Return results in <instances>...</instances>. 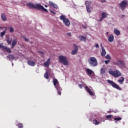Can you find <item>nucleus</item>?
<instances>
[{
	"mask_svg": "<svg viewBox=\"0 0 128 128\" xmlns=\"http://www.w3.org/2000/svg\"><path fill=\"white\" fill-rule=\"evenodd\" d=\"M26 6L29 8H35L36 10H42V12H48V10L46 9L44 6H42L40 4H34L32 2H29L26 4Z\"/></svg>",
	"mask_w": 128,
	"mask_h": 128,
	"instance_id": "obj_1",
	"label": "nucleus"
},
{
	"mask_svg": "<svg viewBox=\"0 0 128 128\" xmlns=\"http://www.w3.org/2000/svg\"><path fill=\"white\" fill-rule=\"evenodd\" d=\"M53 84L54 86L58 90V94L60 96L62 94V89L60 86V82L57 80L56 78H54L53 80Z\"/></svg>",
	"mask_w": 128,
	"mask_h": 128,
	"instance_id": "obj_2",
	"label": "nucleus"
},
{
	"mask_svg": "<svg viewBox=\"0 0 128 128\" xmlns=\"http://www.w3.org/2000/svg\"><path fill=\"white\" fill-rule=\"evenodd\" d=\"M59 62H62L64 66H68V58L64 56H58Z\"/></svg>",
	"mask_w": 128,
	"mask_h": 128,
	"instance_id": "obj_3",
	"label": "nucleus"
},
{
	"mask_svg": "<svg viewBox=\"0 0 128 128\" xmlns=\"http://www.w3.org/2000/svg\"><path fill=\"white\" fill-rule=\"evenodd\" d=\"M114 64L115 66H118L120 68H126V63L124 60H118L116 62H114Z\"/></svg>",
	"mask_w": 128,
	"mask_h": 128,
	"instance_id": "obj_4",
	"label": "nucleus"
},
{
	"mask_svg": "<svg viewBox=\"0 0 128 128\" xmlns=\"http://www.w3.org/2000/svg\"><path fill=\"white\" fill-rule=\"evenodd\" d=\"M108 74H112L114 78H120L122 76V73L118 70L113 71L112 70H109Z\"/></svg>",
	"mask_w": 128,
	"mask_h": 128,
	"instance_id": "obj_5",
	"label": "nucleus"
},
{
	"mask_svg": "<svg viewBox=\"0 0 128 128\" xmlns=\"http://www.w3.org/2000/svg\"><path fill=\"white\" fill-rule=\"evenodd\" d=\"M88 64H90V66H98V60H96V58H90L88 59Z\"/></svg>",
	"mask_w": 128,
	"mask_h": 128,
	"instance_id": "obj_6",
	"label": "nucleus"
},
{
	"mask_svg": "<svg viewBox=\"0 0 128 128\" xmlns=\"http://www.w3.org/2000/svg\"><path fill=\"white\" fill-rule=\"evenodd\" d=\"M60 18L61 20H63V22L66 26H70V22L68 19L66 18V16L64 15H62L60 16Z\"/></svg>",
	"mask_w": 128,
	"mask_h": 128,
	"instance_id": "obj_7",
	"label": "nucleus"
},
{
	"mask_svg": "<svg viewBox=\"0 0 128 128\" xmlns=\"http://www.w3.org/2000/svg\"><path fill=\"white\" fill-rule=\"evenodd\" d=\"M107 82L109 84H111L112 88H116V90H122V88L120 87L116 84L114 81L111 80H107Z\"/></svg>",
	"mask_w": 128,
	"mask_h": 128,
	"instance_id": "obj_8",
	"label": "nucleus"
},
{
	"mask_svg": "<svg viewBox=\"0 0 128 128\" xmlns=\"http://www.w3.org/2000/svg\"><path fill=\"white\" fill-rule=\"evenodd\" d=\"M85 4L86 6V8L88 12H92V8L90 6V4H92V2L90 1H86L85 2Z\"/></svg>",
	"mask_w": 128,
	"mask_h": 128,
	"instance_id": "obj_9",
	"label": "nucleus"
},
{
	"mask_svg": "<svg viewBox=\"0 0 128 128\" xmlns=\"http://www.w3.org/2000/svg\"><path fill=\"white\" fill-rule=\"evenodd\" d=\"M126 0H124L119 4V6L120 10H124L126 8Z\"/></svg>",
	"mask_w": 128,
	"mask_h": 128,
	"instance_id": "obj_10",
	"label": "nucleus"
},
{
	"mask_svg": "<svg viewBox=\"0 0 128 128\" xmlns=\"http://www.w3.org/2000/svg\"><path fill=\"white\" fill-rule=\"evenodd\" d=\"M98 121L96 119H94L92 122L95 126H98V124H100L102 122H104V120H102V118H99L98 119Z\"/></svg>",
	"mask_w": 128,
	"mask_h": 128,
	"instance_id": "obj_11",
	"label": "nucleus"
},
{
	"mask_svg": "<svg viewBox=\"0 0 128 128\" xmlns=\"http://www.w3.org/2000/svg\"><path fill=\"white\" fill-rule=\"evenodd\" d=\"M74 46L75 47V50H72L71 54H72L74 55L78 54V47L76 44H74Z\"/></svg>",
	"mask_w": 128,
	"mask_h": 128,
	"instance_id": "obj_12",
	"label": "nucleus"
},
{
	"mask_svg": "<svg viewBox=\"0 0 128 128\" xmlns=\"http://www.w3.org/2000/svg\"><path fill=\"white\" fill-rule=\"evenodd\" d=\"M27 64L28 66H36V62L32 60H28L27 61Z\"/></svg>",
	"mask_w": 128,
	"mask_h": 128,
	"instance_id": "obj_13",
	"label": "nucleus"
},
{
	"mask_svg": "<svg viewBox=\"0 0 128 128\" xmlns=\"http://www.w3.org/2000/svg\"><path fill=\"white\" fill-rule=\"evenodd\" d=\"M50 58H48L47 61L44 63V66L46 68H48L50 66Z\"/></svg>",
	"mask_w": 128,
	"mask_h": 128,
	"instance_id": "obj_14",
	"label": "nucleus"
},
{
	"mask_svg": "<svg viewBox=\"0 0 128 128\" xmlns=\"http://www.w3.org/2000/svg\"><path fill=\"white\" fill-rule=\"evenodd\" d=\"M108 38V41L110 42H114V35L112 34H110Z\"/></svg>",
	"mask_w": 128,
	"mask_h": 128,
	"instance_id": "obj_15",
	"label": "nucleus"
},
{
	"mask_svg": "<svg viewBox=\"0 0 128 128\" xmlns=\"http://www.w3.org/2000/svg\"><path fill=\"white\" fill-rule=\"evenodd\" d=\"M85 90L89 94L90 96H94V92L90 90L88 86H86Z\"/></svg>",
	"mask_w": 128,
	"mask_h": 128,
	"instance_id": "obj_16",
	"label": "nucleus"
},
{
	"mask_svg": "<svg viewBox=\"0 0 128 128\" xmlns=\"http://www.w3.org/2000/svg\"><path fill=\"white\" fill-rule=\"evenodd\" d=\"M49 4H50V6H52L54 8H56V9L58 8V5H56V4H55L54 2H52L51 1H50L49 2Z\"/></svg>",
	"mask_w": 128,
	"mask_h": 128,
	"instance_id": "obj_17",
	"label": "nucleus"
},
{
	"mask_svg": "<svg viewBox=\"0 0 128 128\" xmlns=\"http://www.w3.org/2000/svg\"><path fill=\"white\" fill-rule=\"evenodd\" d=\"M1 18L3 22H6V20L7 18L6 14L4 13H2L1 14Z\"/></svg>",
	"mask_w": 128,
	"mask_h": 128,
	"instance_id": "obj_18",
	"label": "nucleus"
},
{
	"mask_svg": "<svg viewBox=\"0 0 128 128\" xmlns=\"http://www.w3.org/2000/svg\"><path fill=\"white\" fill-rule=\"evenodd\" d=\"M93 72L94 71L90 68H88L86 70V74H87L88 76H90L91 74H92Z\"/></svg>",
	"mask_w": 128,
	"mask_h": 128,
	"instance_id": "obj_19",
	"label": "nucleus"
},
{
	"mask_svg": "<svg viewBox=\"0 0 128 128\" xmlns=\"http://www.w3.org/2000/svg\"><path fill=\"white\" fill-rule=\"evenodd\" d=\"M6 52H8V54H12V50L9 48H8V46H5L4 48V49Z\"/></svg>",
	"mask_w": 128,
	"mask_h": 128,
	"instance_id": "obj_20",
	"label": "nucleus"
},
{
	"mask_svg": "<svg viewBox=\"0 0 128 128\" xmlns=\"http://www.w3.org/2000/svg\"><path fill=\"white\" fill-rule=\"evenodd\" d=\"M114 32L116 36H120V32L117 28H114Z\"/></svg>",
	"mask_w": 128,
	"mask_h": 128,
	"instance_id": "obj_21",
	"label": "nucleus"
},
{
	"mask_svg": "<svg viewBox=\"0 0 128 128\" xmlns=\"http://www.w3.org/2000/svg\"><path fill=\"white\" fill-rule=\"evenodd\" d=\"M106 68H101L100 70V73L101 74H106Z\"/></svg>",
	"mask_w": 128,
	"mask_h": 128,
	"instance_id": "obj_22",
	"label": "nucleus"
},
{
	"mask_svg": "<svg viewBox=\"0 0 128 128\" xmlns=\"http://www.w3.org/2000/svg\"><path fill=\"white\" fill-rule=\"evenodd\" d=\"M18 42L16 40V39H14L13 40L12 42V48H14V46H16V44Z\"/></svg>",
	"mask_w": 128,
	"mask_h": 128,
	"instance_id": "obj_23",
	"label": "nucleus"
},
{
	"mask_svg": "<svg viewBox=\"0 0 128 128\" xmlns=\"http://www.w3.org/2000/svg\"><path fill=\"white\" fill-rule=\"evenodd\" d=\"M79 38H80V42H82V40H84V42H86V37L84 36H79Z\"/></svg>",
	"mask_w": 128,
	"mask_h": 128,
	"instance_id": "obj_24",
	"label": "nucleus"
},
{
	"mask_svg": "<svg viewBox=\"0 0 128 128\" xmlns=\"http://www.w3.org/2000/svg\"><path fill=\"white\" fill-rule=\"evenodd\" d=\"M106 54V50H104V48H102V52H101V56H104Z\"/></svg>",
	"mask_w": 128,
	"mask_h": 128,
	"instance_id": "obj_25",
	"label": "nucleus"
},
{
	"mask_svg": "<svg viewBox=\"0 0 128 128\" xmlns=\"http://www.w3.org/2000/svg\"><path fill=\"white\" fill-rule=\"evenodd\" d=\"M96 115H92L90 116V119L89 120H90V122H92V120H96Z\"/></svg>",
	"mask_w": 128,
	"mask_h": 128,
	"instance_id": "obj_26",
	"label": "nucleus"
},
{
	"mask_svg": "<svg viewBox=\"0 0 128 128\" xmlns=\"http://www.w3.org/2000/svg\"><path fill=\"white\" fill-rule=\"evenodd\" d=\"M6 30H7V28H6L5 30L1 32V33L0 34V36L1 38H4V36L6 34Z\"/></svg>",
	"mask_w": 128,
	"mask_h": 128,
	"instance_id": "obj_27",
	"label": "nucleus"
},
{
	"mask_svg": "<svg viewBox=\"0 0 128 128\" xmlns=\"http://www.w3.org/2000/svg\"><path fill=\"white\" fill-rule=\"evenodd\" d=\"M122 118L120 117V116H118V117H116V116H115L114 118V120H116V122H120V120H122Z\"/></svg>",
	"mask_w": 128,
	"mask_h": 128,
	"instance_id": "obj_28",
	"label": "nucleus"
},
{
	"mask_svg": "<svg viewBox=\"0 0 128 128\" xmlns=\"http://www.w3.org/2000/svg\"><path fill=\"white\" fill-rule=\"evenodd\" d=\"M108 17V14L106 12H102V18H106Z\"/></svg>",
	"mask_w": 128,
	"mask_h": 128,
	"instance_id": "obj_29",
	"label": "nucleus"
},
{
	"mask_svg": "<svg viewBox=\"0 0 128 128\" xmlns=\"http://www.w3.org/2000/svg\"><path fill=\"white\" fill-rule=\"evenodd\" d=\"M8 58H9V60H14V56L12 54H9L7 56Z\"/></svg>",
	"mask_w": 128,
	"mask_h": 128,
	"instance_id": "obj_30",
	"label": "nucleus"
},
{
	"mask_svg": "<svg viewBox=\"0 0 128 128\" xmlns=\"http://www.w3.org/2000/svg\"><path fill=\"white\" fill-rule=\"evenodd\" d=\"M120 78H121L120 80H118V82L119 84H122L123 82H124V77H120Z\"/></svg>",
	"mask_w": 128,
	"mask_h": 128,
	"instance_id": "obj_31",
	"label": "nucleus"
},
{
	"mask_svg": "<svg viewBox=\"0 0 128 128\" xmlns=\"http://www.w3.org/2000/svg\"><path fill=\"white\" fill-rule=\"evenodd\" d=\"M44 78H46V80H48L50 76H48V72H46V73L44 74Z\"/></svg>",
	"mask_w": 128,
	"mask_h": 128,
	"instance_id": "obj_32",
	"label": "nucleus"
},
{
	"mask_svg": "<svg viewBox=\"0 0 128 128\" xmlns=\"http://www.w3.org/2000/svg\"><path fill=\"white\" fill-rule=\"evenodd\" d=\"M6 42L8 44H12V38H8Z\"/></svg>",
	"mask_w": 128,
	"mask_h": 128,
	"instance_id": "obj_33",
	"label": "nucleus"
},
{
	"mask_svg": "<svg viewBox=\"0 0 128 128\" xmlns=\"http://www.w3.org/2000/svg\"><path fill=\"white\" fill-rule=\"evenodd\" d=\"M8 28L10 29V32L12 33L14 32V28L12 26H8Z\"/></svg>",
	"mask_w": 128,
	"mask_h": 128,
	"instance_id": "obj_34",
	"label": "nucleus"
},
{
	"mask_svg": "<svg viewBox=\"0 0 128 128\" xmlns=\"http://www.w3.org/2000/svg\"><path fill=\"white\" fill-rule=\"evenodd\" d=\"M16 126H18V128H24V126L22 125V124H21V123H19Z\"/></svg>",
	"mask_w": 128,
	"mask_h": 128,
	"instance_id": "obj_35",
	"label": "nucleus"
},
{
	"mask_svg": "<svg viewBox=\"0 0 128 128\" xmlns=\"http://www.w3.org/2000/svg\"><path fill=\"white\" fill-rule=\"evenodd\" d=\"M106 60H111L112 58V57H110V56L108 54H107L106 56Z\"/></svg>",
	"mask_w": 128,
	"mask_h": 128,
	"instance_id": "obj_36",
	"label": "nucleus"
},
{
	"mask_svg": "<svg viewBox=\"0 0 128 128\" xmlns=\"http://www.w3.org/2000/svg\"><path fill=\"white\" fill-rule=\"evenodd\" d=\"M114 116L112 115H110V114H108L106 116V118L108 119V118H113Z\"/></svg>",
	"mask_w": 128,
	"mask_h": 128,
	"instance_id": "obj_37",
	"label": "nucleus"
},
{
	"mask_svg": "<svg viewBox=\"0 0 128 128\" xmlns=\"http://www.w3.org/2000/svg\"><path fill=\"white\" fill-rule=\"evenodd\" d=\"M100 48V45H98V44H96L93 48Z\"/></svg>",
	"mask_w": 128,
	"mask_h": 128,
	"instance_id": "obj_38",
	"label": "nucleus"
},
{
	"mask_svg": "<svg viewBox=\"0 0 128 128\" xmlns=\"http://www.w3.org/2000/svg\"><path fill=\"white\" fill-rule=\"evenodd\" d=\"M23 38L24 40H26V42H28V40H30L28 38L24 36H23Z\"/></svg>",
	"mask_w": 128,
	"mask_h": 128,
	"instance_id": "obj_39",
	"label": "nucleus"
},
{
	"mask_svg": "<svg viewBox=\"0 0 128 128\" xmlns=\"http://www.w3.org/2000/svg\"><path fill=\"white\" fill-rule=\"evenodd\" d=\"M6 46H2V44H0V48H2V50H4Z\"/></svg>",
	"mask_w": 128,
	"mask_h": 128,
	"instance_id": "obj_40",
	"label": "nucleus"
},
{
	"mask_svg": "<svg viewBox=\"0 0 128 128\" xmlns=\"http://www.w3.org/2000/svg\"><path fill=\"white\" fill-rule=\"evenodd\" d=\"M110 60H105V64H108L110 62Z\"/></svg>",
	"mask_w": 128,
	"mask_h": 128,
	"instance_id": "obj_41",
	"label": "nucleus"
},
{
	"mask_svg": "<svg viewBox=\"0 0 128 128\" xmlns=\"http://www.w3.org/2000/svg\"><path fill=\"white\" fill-rule=\"evenodd\" d=\"M78 86L80 88H82V84H78Z\"/></svg>",
	"mask_w": 128,
	"mask_h": 128,
	"instance_id": "obj_42",
	"label": "nucleus"
},
{
	"mask_svg": "<svg viewBox=\"0 0 128 128\" xmlns=\"http://www.w3.org/2000/svg\"><path fill=\"white\" fill-rule=\"evenodd\" d=\"M50 12H51L52 14H56V12L52 11V10H50Z\"/></svg>",
	"mask_w": 128,
	"mask_h": 128,
	"instance_id": "obj_43",
	"label": "nucleus"
},
{
	"mask_svg": "<svg viewBox=\"0 0 128 128\" xmlns=\"http://www.w3.org/2000/svg\"><path fill=\"white\" fill-rule=\"evenodd\" d=\"M66 34H67L68 36H72V34H70V32L67 33Z\"/></svg>",
	"mask_w": 128,
	"mask_h": 128,
	"instance_id": "obj_44",
	"label": "nucleus"
},
{
	"mask_svg": "<svg viewBox=\"0 0 128 128\" xmlns=\"http://www.w3.org/2000/svg\"><path fill=\"white\" fill-rule=\"evenodd\" d=\"M102 20H104V18L102 17L99 20L98 22H102Z\"/></svg>",
	"mask_w": 128,
	"mask_h": 128,
	"instance_id": "obj_45",
	"label": "nucleus"
},
{
	"mask_svg": "<svg viewBox=\"0 0 128 128\" xmlns=\"http://www.w3.org/2000/svg\"><path fill=\"white\" fill-rule=\"evenodd\" d=\"M106 0H100L101 2H106Z\"/></svg>",
	"mask_w": 128,
	"mask_h": 128,
	"instance_id": "obj_46",
	"label": "nucleus"
},
{
	"mask_svg": "<svg viewBox=\"0 0 128 128\" xmlns=\"http://www.w3.org/2000/svg\"><path fill=\"white\" fill-rule=\"evenodd\" d=\"M100 46H101V48H102H102H104V46H102V44L101 43L100 44Z\"/></svg>",
	"mask_w": 128,
	"mask_h": 128,
	"instance_id": "obj_47",
	"label": "nucleus"
},
{
	"mask_svg": "<svg viewBox=\"0 0 128 128\" xmlns=\"http://www.w3.org/2000/svg\"><path fill=\"white\" fill-rule=\"evenodd\" d=\"M40 53L41 54H44V52L40 51Z\"/></svg>",
	"mask_w": 128,
	"mask_h": 128,
	"instance_id": "obj_48",
	"label": "nucleus"
},
{
	"mask_svg": "<svg viewBox=\"0 0 128 128\" xmlns=\"http://www.w3.org/2000/svg\"><path fill=\"white\" fill-rule=\"evenodd\" d=\"M2 28H4V27L0 26V30H2Z\"/></svg>",
	"mask_w": 128,
	"mask_h": 128,
	"instance_id": "obj_49",
	"label": "nucleus"
},
{
	"mask_svg": "<svg viewBox=\"0 0 128 128\" xmlns=\"http://www.w3.org/2000/svg\"><path fill=\"white\" fill-rule=\"evenodd\" d=\"M44 6H45V8H48V5L45 4V5H44Z\"/></svg>",
	"mask_w": 128,
	"mask_h": 128,
	"instance_id": "obj_50",
	"label": "nucleus"
},
{
	"mask_svg": "<svg viewBox=\"0 0 128 128\" xmlns=\"http://www.w3.org/2000/svg\"><path fill=\"white\" fill-rule=\"evenodd\" d=\"M106 34H108V32H106Z\"/></svg>",
	"mask_w": 128,
	"mask_h": 128,
	"instance_id": "obj_51",
	"label": "nucleus"
},
{
	"mask_svg": "<svg viewBox=\"0 0 128 128\" xmlns=\"http://www.w3.org/2000/svg\"><path fill=\"white\" fill-rule=\"evenodd\" d=\"M83 28H86V27H84V26H83Z\"/></svg>",
	"mask_w": 128,
	"mask_h": 128,
	"instance_id": "obj_52",
	"label": "nucleus"
},
{
	"mask_svg": "<svg viewBox=\"0 0 128 128\" xmlns=\"http://www.w3.org/2000/svg\"><path fill=\"white\" fill-rule=\"evenodd\" d=\"M12 66H14V64H12Z\"/></svg>",
	"mask_w": 128,
	"mask_h": 128,
	"instance_id": "obj_53",
	"label": "nucleus"
},
{
	"mask_svg": "<svg viewBox=\"0 0 128 128\" xmlns=\"http://www.w3.org/2000/svg\"><path fill=\"white\" fill-rule=\"evenodd\" d=\"M123 16H124V15H123Z\"/></svg>",
	"mask_w": 128,
	"mask_h": 128,
	"instance_id": "obj_54",
	"label": "nucleus"
},
{
	"mask_svg": "<svg viewBox=\"0 0 128 128\" xmlns=\"http://www.w3.org/2000/svg\"><path fill=\"white\" fill-rule=\"evenodd\" d=\"M127 28L128 29V26L127 27Z\"/></svg>",
	"mask_w": 128,
	"mask_h": 128,
	"instance_id": "obj_55",
	"label": "nucleus"
}]
</instances>
